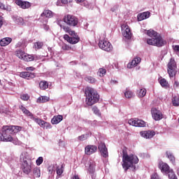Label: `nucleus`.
<instances>
[{"label":"nucleus","instance_id":"a19ab883","mask_svg":"<svg viewBox=\"0 0 179 179\" xmlns=\"http://www.w3.org/2000/svg\"><path fill=\"white\" fill-rule=\"evenodd\" d=\"M100 153L101 155L103 156L105 159H106V157H108V150L107 148L101 150Z\"/></svg>","mask_w":179,"mask_h":179},{"label":"nucleus","instance_id":"a878e982","mask_svg":"<svg viewBox=\"0 0 179 179\" xmlns=\"http://www.w3.org/2000/svg\"><path fill=\"white\" fill-rule=\"evenodd\" d=\"M41 16L42 17H52V16H54V13H52V11L50 10H44L43 12L41 14Z\"/></svg>","mask_w":179,"mask_h":179},{"label":"nucleus","instance_id":"72a5a7b5","mask_svg":"<svg viewBox=\"0 0 179 179\" xmlns=\"http://www.w3.org/2000/svg\"><path fill=\"white\" fill-rule=\"evenodd\" d=\"M47 101H50V97L40 96L37 99V103H47Z\"/></svg>","mask_w":179,"mask_h":179},{"label":"nucleus","instance_id":"052dcab7","mask_svg":"<svg viewBox=\"0 0 179 179\" xmlns=\"http://www.w3.org/2000/svg\"><path fill=\"white\" fill-rule=\"evenodd\" d=\"M43 26H44L45 30H48L50 29V27L48 25L44 24Z\"/></svg>","mask_w":179,"mask_h":179},{"label":"nucleus","instance_id":"8fccbe9b","mask_svg":"<svg viewBox=\"0 0 179 179\" xmlns=\"http://www.w3.org/2000/svg\"><path fill=\"white\" fill-rule=\"evenodd\" d=\"M0 9H1V10H8V6H5V4L0 2Z\"/></svg>","mask_w":179,"mask_h":179},{"label":"nucleus","instance_id":"58836bf2","mask_svg":"<svg viewBox=\"0 0 179 179\" xmlns=\"http://www.w3.org/2000/svg\"><path fill=\"white\" fill-rule=\"evenodd\" d=\"M172 103L175 107H178V106H179V97L174 96L172 99Z\"/></svg>","mask_w":179,"mask_h":179},{"label":"nucleus","instance_id":"bf43d9fd","mask_svg":"<svg viewBox=\"0 0 179 179\" xmlns=\"http://www.w3.org/2000/svg\"><path fill=\"white\" fill-rule=\"evenodd\" d=\"M174 86H175V87H179V83H178V81H175L174 82Z\"/></svg>","mask_w":179,"mask_h":179},{"label":"nucleus","instance_id":"6ab92c4d","mask_svg":"<svg viewBox=\"0 0 179 179\" xmlns=\"http://www.w3.org/2000/svg\"><path fill=\"white\" fill-rule=\"evenodd\" d=\"M2 132L3 133L4 136L6 138L12 136L10 134H13L11 126H3L2 128Z\"/></svg>","mask_w":179,"mask_h":179},{"label":"nucleus","instance_id":"2eb2a0df","mask_svg":"<svg viewBox=\"0 0 179 179\" xmlns=\"http://www.w3.org/2000/svg\"><path fill=\"white\" fill-rule=\"evenodd\" d=\"M122 29H125V30L123 31V36L127 38V40H130V38L132 37V33H131V29H129V27L127 24H124L122 26Z\"/></svg>","mask_w":179,"mask_h":179},{"label":"nucleus","instance_id":"4468645a","mask_svg":"<svg viewBox=\"0 0 179 179\" xmlns=\"http://www.w3.org/2000/svg\"><path fill=\"white\" fill-rule=\"evenodd\" d=\"M15 3L17 6H20L22 9H29L31 4L29 1H23L22 0H15Z\"/></svg>","mask_w":179,"mask_h":179},{"label":"nucleus","instance_id":"b1692460","mask_svg":"<svg viewBox=\"0 0 179 179\" xmlns=\"http://www.w3.org/2000/svg\"><path fill=\"white\" fill-rule=\"evenodd\" d=\"M158 80L159 83L162 87H164V89H168V87H170V84H169V82L165 78L161 77Z\"/></svg>","mask_w":179,"mask_h":179},{"label":"nucleus","instance_id":"7c9ffc66","mask_svg":"<svg viewBox=\"0 0 179 179\" xmlns=\"http://www.w3.org/2000/svg\"><path fill=\"white\" fill-rule=\"evenodd\" d=\"M33 174L34 177H36V178H40V177H41V171H40V168H34L33 169Z\"/></svg>","mask_w":179,"mask_h":179},{"label":"nucleus","instance_id":"473e14b6","mask_svg":"<svg viewBox=\"0 0 179 179\" xmlns=\"http://www.w3.org/2000/svg\"><path fill=\"white\" fill-rule=\"evenodd\" d=\"M135 95L134 94V92L129 90H126L124 92V96L126 99H132Z\"/></svg>","mask_w":179,"mask_h":179},{"label":"nucleus","instance_id":"393cba45","mask_svg":"<svg viewBox=\"0 0 179 179\" xmlns=\"http://www.w3.org/2000/svg\"><path fill=\"white\" fill-rule=\"evenodd\" d=\"M62 120H64V117L61 115H59L57 116H54L51 120V122L52 124H53V125H55L57 124H59V122H61Z\"/></svg>","mask_w":179,"mask_h":179},{"label":"nucleus","instance_id":"cd10ccee","mask_svg":"<svg viewBox=\"0 0 179 179\" xmlns=\"http://www.w3.org/2000/svg\"><path fill=\"white\" fill-rule=\"evenodd\" d=\"M22 59L23 61H26L27 62H31V61H34V56L25 53V55H24Z\"/></svg>","mask_w":179,"mask_h":179},{"label":"nucleus","instance_id":"4be33fe9","mask_svg":"<svg viewBox=\"0 0 179 179\" xmlns=\"http://www.w3.org/2000/svg\"><path fill=\"white\" fill-rule=\"evenodd\" d=\"M10 43H12L11 38L6 37V38H2L0 41V45L1 47H6V45H9Z\"/></svg>","mask_w":179,"mask_h":179},{"label":"nucleus","instance_id":"423d86ee","mask_svg":"<svg viewBox=\"0 0 179 179\" xmlns=\"http://www.w3.org/2000/svg\"><path fill=\"white\" fill-rule=\"evenodd\" d=\"M31 159L24 157L21 164V169L24 174H30L31 173Z\"/></svg>","mask_w":179,"mask_h":179},{"label":"nucleus","instance_id":"f03ea898","mask_svg":"<svg viewBox=\"0 0 179 179\" xmlns=\"http://www.w3.org/2000/svg\"><path fill=\"white\" fill-rule=\"evenodd\" d=\"M147 34L151 38L147 40V44L149 45H155V47H163L167 42L163 40L162 36L153 29H149L147 31Z\"/></svg>","mask_w":179,"mask_h":179},{"label":"nucleus","instance_id":"dca6fc26","mask_svg":"<svg viewBox=\"0 0 179 179\" xmlns=\"http://www.w3.org/2000/svg\"><path fill=\"white\" fill-rule=\"evenodd\" d=\"M141 135L143 138H145V139H152L153 136L156 135V132L155 131H141Z\"/></svg>","mask_w":179,"mask_h":179},{"label":"nucleus","instance_id":"aec40b11","mask_svg":"<svg viewBox=\"0 0 179 179\" xmlns=\"http://www.w3.org/2000/svg\"><path fill=\"white\" fill-rule=\"evenodd\" d=\"M141 57H135L131 62L127 64V68L132 69L135 68L138 64H141Z\"/></svg>","mask_w":179,"mask_h":179},{"label":"nucleus","instance_id":"a211bd4d","mask_svg":"<svg viewBox=\"0 0 179 179\" xmlns=\"http://www.w3.org/2000/svg\"><path fill=\"white\" fill-rule=\"evenodd\" d=\"M21 78L24 79H34L36 78V74L34 73H30L29 71H22L20 73Z\"/></svg>","mask_w":179,"mask_h":179},{"label":"nucleus","instance_id":"bb28decb","mask_svg":"<svg viewBox=\"0 0 179 179\" xmlns=\"http://www.w3.org/2000/svg\"><path fill=\"white\" fill-rule=\"evenodd\" d=\"M64 169H65V164H62L61 166H57L56 173H57V174L59 177L62 176V173H64Z\"/></svg>","mask_w":179,"mask_h":179},{"label":"nucleus","instance_id":"37998d69","mask_svg":"<svg viewBox=\"0 0 179 179\" xmlns=\"http://www.w3.org/2000/svg\"><path fill=\"white\" fill-rule=\"evenodd\" d=\"M146 96V89L142 88L138 93V97H145Z\"/></svg>","mask_w":179,"mask_h":179},{"label":"nucleus","instance_id":"ea45409f","mask_svg":"<svg viewBox=\"0 0 179 179\" xmlns=\"http://www.w3.org/2000/svg\"><path fill=\"white\" fill-rule=\"evenodd\" d=\"M85 80H86V82H88L89 83H96V82L95 78L92 76L86 77L85 78Z\"/></svg>","mask_w":179,"mask_h":179},{"label":"nucleus","instance_id":"2f4dec72","mask_svg":"<svg viewBox=\"0 0 179 179\" xmlns=\"http://www.w3.org/2000/svg\"><path fill=\"white\" fill-rule=\"evenodd\" d=\"M39 87L41 90H45V89H48V83L47 81H41L39 83Z\"/></svg>","mask_w":179,"mask_h":179},{"label":"nucleus","instance_id":"4d7b16f0","mask_svg":"<svg viewBox=\"0 0 179 179\" xmlns=\"http://www.w3.org/2000/svg\"><path fill=\"white\" fill-rule=\"evenodd\" d=\"M174 50L175 51H177L178 52H179V45H175Z\"/></svg>","mask_w":179,"mask_h":179},{"label":"nucleus","instance_id":"39448f33","mask_svg":"<svg viewBox=\"0 0 179 179\" xmlns=\"http://www.w3.org/2000/svg\"><path fill=\"white\" fill-rule=\"evenodd\" d=\"M159 169L161 170L162 173H165L166 174H168V177L169 179H178L177 176L174 173V171H172V169H170V166L169 164L160 162L158 164Z\"/></svg>","mask_w":179,"mask_h":179},{"label":"nucleus","instance_id":"e433bc0d","mask_svg":"<svg viewBox=\"0 0 179 179\" xmlns=\"http://www.w3.org/2000/svg\"><path fill=\"white\" fill-rule=\"evenodd\" d=\"M166 155L168 159H169L170 162H171V163H175L176 157H174V155H173V154H171V152H166Z\"/></svg>","mask_w":179,"mask_h":179},{"label":"nucleus","instance_id":"6e6d98bb","mask_svg":"<svg viewBox=\"0 0 179 179\" xmlns=\"http://www.w3.org/2000/svg\"><path fill=\"white\" fill-rule=\"evenodd\" d=\"M48 173H50V174H52V168L51 166H49V167L48 168Z\"/></svg>","mask_w":179,"mask_h":179},{"label":"nucleus","instance_id":"4c0bfd02","mask_svg":"<svg viewBox=\"0 0 179 179\" xmlns=\"http://www.w3.org/2000/svg\"><path fill=\"white\" fill-rule=\"evenodd\" d=\"M106 73H107V71L106 70V69H103V68L99 69L97 73V74L99 76H101V78H103V76H104Z\"/></svg>","mask_w":179,"mask_h":179},{"label":"nucleus","instance_id":"864d4df0","mask_svg":"<svg viewBox=\"0 0 179 179\" xmlns=\"http://www.w3.org/2000/svg\"><path fill=\"white\" fill-rule=\"evenodd\" d=\"M63 50L68 51V50H71V48L69 45H65L64 46H63Z\"/></svg>","mask_w":179,"mask_h":179},{"label":"nucleus","instance_id":"3c124183","mask_svg":"<svg viewBox=\"0 0 179 179\" xmlns=\"http://www.w3.org/2000/svg\"><path fill=\"white\" fill-rule=\"evenodd\" d=\"M22 100L27 101L29 100V95L27 94H23L21 96Z\"/></svg>","mask_w":179,"mask_h":179},{"label":"nucleus","instance_id":"de8ad7c7","mask_svg":"<svg viewBox=\"0 0 179 179\" xmlns=\"http://www.w3.org/2000/svg\"><path fill=\"white\" fill-rule=\"evenodd\" d=\"M23 18L20 17H17L15 18V22L17 23V24H23Z\"/></svg>","mask_w":179,"mask_h":179},{"label":"nucleus","instance_id":"680f3d73","mask_svg":"<svg viewBox=\"0 0 179 179\" xmlns=\"http://www.w3.org/2000/svg\"><path fill=\"white\" fill-rule=\"evenodd\" d=\"M72 179H79V176L78 175H75Z\"/></svg>","mask_w":179,"mask_h":179},{"label":"nucleus","instance_id":"20e7f679","mask_svg":"<svg viewBox=\"0 0 179 179\" xmlns=\"http://www.w3.org/2000/svg\"><path fill=\"white\" fill-rule=\"evenodd\" d=\"M85 103L87 106H92L96 103H99L100 100V95L99 92L94 88L87 87L85 92Z\"/></svg>","mask_w":179,"mask_h":179},{"label":"nucleus","instance_id":"c9c22d12","mask_svg":"<svg viewBox=\"0 0 179 179\" xmlns=\"http://www.w3.org/2000/svg\"><path fill=\"white\" fill-rule=\"evenodd\" d=\"M38 125H40L43 128H44L45 127H46V128H51V124L43 120H41V122H39Z\"/></svg>","mask_w":179,"mask_h":179},{"label":"nucleus","instance_id":"f3484780","mask_svg":"<svg viewBox=\"0 0 179 179\" xmlns=\"http://www.w3.org/2000/svg\"><path fill=\"white\" fill-rule=\"evenodd\" d=\"M95 167H96V162H94V161H90V166L88 168V171L91 175V177L92 179H96V174H94Z\"/></svg>","mask_w":179,"mask_h":179},{"label":"nucleus","instance_id":"49530a36","mask_svg":"<svg viewBox=\"0 0 179 179\" xmlns=\"http://www.w3.org/2000/svg\"><path fill=\"white\" fill-rule=\"evenodd\" d=\"M98 149L100 151L104 150L105 149H107V147L106 146V143L101 142L98 145Z\"/></svg>","mask_w":179,"mask_h":179},{"label":"nucleus","instance_id":"c85d7f7f","mask_svg":"<svg viewBox=\"0 0 179 179\" xmlns=\"http://www.w3.org/2000/svg\"><path fill=\"white\" fill-rule=\"evenodd\" d=\"M167 72L169 78H174L177 75V69H167Z\"/></svg>","mask_w":179,"mask_h":179},{"label":"nucleus","instance_id":"79ce46f5","mask_svg":"<svg viewBox=\"0 0 179 179\" xmlns=\"http://www.w3.org/2000/svg\"><path fill=\"white\" fill-rule=\"evenodd\" d=\"M43 45H44L43 42H36L34 44L36 50H41V48H43Z\"/></svg>","mask_w":179,"mask_h":179},{"label":"nucleus","instance_id":"9d476101","mask_svg":"<svg viewBox=\"0 0 179 179\" xmlns=\"http://www.w3.org/2000/svg\"><path fill=\"white\" fill-rule=\"evenodd\" d=\"M151 114L152 115V118H154L155 121H160V120H163V113L156 108H152L151 109Z\"/></svg>","mask_w":179,"mask_h":179},{"label":"nucleus","instance_id":"5701e85b","mask_svg":"<svg viewBox=\"0 0 179 179\" xmlns=\"http://www.w3.org/2000/svg\"><path fill=\"white\" fill-rule=\"evenodd\" d=\"M167 69H177V63L173 58H171L168 64Z\"/></svg>","mask_w":179,"mask_h":179},{"label":"nucleus","instance_id":"c756f323","mask_svg":"<svg viewBox=\"0 0 179 179\" xmlns=\"http://www.w3.org/2000/svg\"><path fill=\"white\" fill-rule=\"evenodd\" d=\"M25 55L26 52L22 50H18L15 52L16 57H17L20 59H23Z\"/></svg>","mask_w":179,"mask_h":179},{"label":"nucleus","instance_id":"ddd939ff","mask_svg":"<svg viewBox=\"0 0 179 179\" xmlns=\"http://www.w3.org/2000/svg\"><path fill=\"white\" fill-rule=\"evenodd\" d=\"M0 142H13L14 145H19V141L14 140L12 136L5 137L3 132L0 134Z\"/></svg>","mask_w":179,"mask_h":179},{"label":"nucleus","instance_id":"9b49d317","mask_svg":"<svg viewBox=\"0 0 179 179\" xmlns=\"http://www.w3.org/2000/svg\"><path fill=\"white\" fill-rule=\"evenodd\" d=\"M97 152V145H87L85 148V154L87 155V156H90Z\"/></svg>","mask_w":179,"mask_h":179},{"label":"nucleus","instance_id":"6e6552de","mask_svg":"<svg viewBox=\"0 0 179 179\" xmlns=\"http://www.w3.org/2000/svg\"><path fill=\"white\" fill-rule=\"evenodd\" d=\"M99 47L101 50H103V51H107V52H110L113 50V45L107 41V40H101L99 42Z\"/></svg>","mask_w":179,"mask_h":179},{"label":"nucleus","instance_id":"0eeeda50","mask_svg":"<svg viewBox=\"0 0 179 179\" xmlns=\"http://www.w3.org/2000/svg\"><path fill=\"white\" fill-rule=\"evenodd\" d=\"M63 20L64 23H66L68 26H70L71 27H75V26H78V23H79L78 17L69 14L65 15Z\"/></svg>","mask_w":179,"mask_h":179},{"label":"nucleus","instance_id":"f257e3e1","mask_svg":"<svg viewBox=\"0 0 179 179\" xmlns=\"http://www.w3.org/2000/svg\"><path fill=\"white\" fill-rule=\"evenodd\" d=\"M122 167L125 171H128L129 169H134L135 170L136 166L135 164L139 163V159L136 155H128V152L127 148H124L122 150Z\"/></svg>","mask_w":179,"mask_h":179},{"label":"nucleus","instance_id":"0e129e2a","mask_svg":"<svg viewBox=\"0 0 179 179\" xmlns=\"http://www.w3.org/2000/svg\"><path fill=\"white\" fill-rule=\"evenodd\" d=\"M78 3L85 2V0H75Z\"/></svg>","mask_w":179,"mask_h":179},{"label":"nucleus","instance_id":"a18cd8bd","mask_svg":"<svg viewBox=\"0 0 179 179\" xmlns=\"http://www.w3.org/2000/svg\"><path fill=\"white\" fill-rule=\"evenodd\" d=\"M87 138H89V135L88 134H82L81 136H79L78 137V139L80 142H83V141H86V139H87Z\"/></svg>","mask_w":179,"mask_h":179},{"label":"nucleus","instance_id":"603ef678","mask_svg":"<svg viewBox=\"0 0 179 179\" xmlns=\"http://www.w3.org/2000/svg\"><path fill=\"white\" fill-rule=\"evenodd\" d=\"M151 179H160V178H159V175H157V173H153L151 176Z\"/></svg>","mask_w":179,"mask_h":179},{"label":"nucleus","instance_id":"c03bdc74","mask_svg":"<svg viewBox=\"0 0 179 179\" xmlns=\"http://www.w3.org/2000/svg\"><path fill=\"white\" fill-rule=\"evenodd\" d=\"M92 111L96 114V115H98L99 117L101 115V113H100V110H99V108H97L96 106L92 107Z\"/></svg>","mask_w":179,"mask_h":179},{"label":"nucleus","instance_id":"412c9836","mask_svg":"<svg viewBox=\"0 0 179 179\" xmlns=\"http://www.w3.org/2000/svg\"><path fill=\"white\" fill-rule=\"evenodd\" d=\"M150 16V12H144L141 14H138L137 16V19L139 22L142 20H145V19H148Z\"/></svg>","mask_w":179,"mask_h":179},{"label":"nucleus","instance_id":"f704fd0d","mask_svg":"<svg viewBox=\"0 0 179 179\" xmlns=\"http://www.w3.org/2000/svg\"><path fill=\"white\" fill-rule=\"evenodd\" d=\"M11 129L13 131V134H17V132H20V131H22V127H20V126H11Z\"/></svg>","mask_w":179,"mask_h":179},{"label":"nucleus","instance_id":"7ed1b4c3","mask_svg":"<svg viewBox=\"0 0 179 179\" xmlns=\"http://www.w3.org/2000/svg\"><path fill=\"white\" fill-rule=\"evenodd\" d=\"M59 26L61 29L65 31V33H67L68 34H64V39L69 43L70 44H78L79 41H80V38L75 32L74 30H72L69 26L67 25H62V24H59Z\"/></svg>","mask_w":179,"mask_h":179},{"label":"nucleus","instance_id":"1a4fd4ad","mask_svg":"<svg viewBox=\"0 0 179 179\" xmlns=\"http://www.w3.org/2000/svg\"><path fill=\"white\" fill-rule=\"evenodd\" d=\"M19 108H20V110H21V111L23 113V114H24V115H27V117H30L31 120H33L34 121H35V122H36V124H40L41 119L34 117V115H33V113H31V112H30L29 110H27L24 106L21 105L19 107Z\"/></svg>","mask_w":179,"mask_h":179},{"label":"nucleus","instance_id":"5fc2aeb1","mask_svg":"<svg viewBox=\"0 0 179 179\" xmlns=\"http://www.w3.org/2000/svg\"><path fill=\"white\" fill-rule=\"evenodd\" d=\"M26 71H34V67L33 66L27 67Z\"/></svg>","mask_w":179,"mask_h":179},{"label":"nucleus","instance_id":"09e8293b","mask_svg":"<svg viewBox=\"0 0 179 179\" xmlns=\"http://www.w3.org/2000/svg\"><path fill=\"white\" fill-rule=\"evenodd\" d=\"M43 160H44V159H43V157H39L36 159V164H37V166H40L41 164H42Z\"/></svg>","mask_w":179,"mask_h":179},{"label":"nucleus","instance_id":"f8f14e48","mask_svg":"<svg viewBox=\"0 0 179 179\" xmlns=\"http://www.w3.org/2000/svg\"><path fill=\"white\" fill-rule=\"evenodd\" d=\"M129 125H132L133 127H146V123L145 121L141 120H134V119H131L129 120Z\"/></svg>","mask_w":179,"mask_h":179},{"label":"nucleus","instance_id":"13d9d810","mask_svg":"<svg viewBox=\"0 0 179 179\" xmlns=\"http://www.w3.org/2000/svg\"><path fill=\"white\" fill-rule=\"evenodd\" d=\"M61 2L63 5H66V3H68V0H61Z\"/></svg>","mask_w":179,"mask_h":179},{"label":"nucleus","instance_id":"e2e57ef3","mask_svg":"<svg viewBox=\"0 0 179 179\" xmlns=\"http://www.w3.org/2000/svg\"><path fill=\"white\" fill-rule=\"evenodd\" d=\"M2 26H3V22L0 20V29L2 27Z\"/></svg>","mask_w":179,"mask_h":179}]
</instances>
